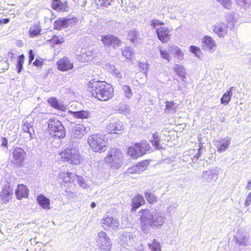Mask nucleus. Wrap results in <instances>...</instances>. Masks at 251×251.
<instances>
[{
	"label": "nucleus",
	"mask_w": 251,
	"mask_h": 251,
	"mask_svg": "<svg viewBox=\"0 0 251 251\" xmlns=\"http://www.w3.org/2000/svg\"><path fill=\"white\" fill-rule=\"evenodd\" d=\"M69 19L63 18L56 20L54 23V28L60 30L63 28H66L69 26Z\"/></svg>",
	"instance_id": "obj_26"
},
{
	"label": "nucleus",
	"mask_w": 251,
	"mask_h": 251,
	"mask_svg": "<svg viewBox=\"0 0 251 251\" xmlns=\"http://www.w3.org/2000/svg\"><path fill=\"white\" fill-rule=\"evenodd\" d=\"M122 89L125 93V96L128 99L130 98L132 95V93L131 91V89L128 85H123Z\"/></svg>",
	"instance_id": "obj_50"
},
{
	"label": "nucleus",
	"mask_w": 251,
	"mask_h": 251,
	"mask_svg": "<svg viewBox=\"0 0 251 251\" xmlns=\"http://www.w3.org/2000/svg\"><path fill=\"white\" fill-rule=\"evenodd\" d=\"M93 55V51L89 49L81 53L79 57V59L82 62L90 61L92 59Z\"/></svg>",
	"instance_id": "obj_30"
},
{
	"label": "nucleus",
	"mask_w": 251,
	"mask_h": 251,
	"mask_svg": "<svg viewBox=\"0 0 251 251\" xmlns=\"http://www.w3.org/2000/svg\"><path fill=\"white\" fill-rule=\"evenodd\" d=\"M89 91L93 97L100 101H107L112 98L114 89L110 85L101 81H96L89 86Z\"/></svg>",
	"instance_id": "obj_2"
},
{
	"label": "nucleus",
	"mask_w": 251,
	"mask_h": 251,
	"mask_svg": "<svg viewBox=\"0 0 251 251\" xmlns=\"http://www.w3.org/2000/svg\"><path fill=\"white\" fill-rule=\"evenodd\" d=\"M101 41L105 46H108L113 45L114 48H118L121 44V42L116 36L112 35L101 36Z\"/></svg>",
	"instance_id": "obj_18"
},
{
	"label": "nucleus",
	"mask_w": 251,
	"mask_h": 251,
	"mask_svg": "<svg viewBox=\"0 0 251 251\" xmlns=\"http://www.w3.org/2000/svg\"><path fill=\"white\" fill-rule=\"evenodd\" d=\"M109 133L121 134L124 130L123 122L118 120L112 119L107 126Z\"/></svg>",
	"instance_id": "obj_15"
},
{
	"label": "nucleus",
	"mask_w": 251,
	"mask_h": 251,
	"mask_svg": "<svg viewBox=\"0 0 251 251\" xmlns=\"http://www.w3.org/2000/svg\"><path fill=\"white\" fill-rule=\"evenodd\" d=\"M57 68L61 71H68L74 67L73 62L67 57L64 56L57 62Z\"/></svg>",
	"instance_id": "obj_16"
},
{
	"label": "nucleus",
	"mask_w": 251,
	"mask_h": 251,
	"mask_svg": "<svg viewBox=\"0 0 251 251\" xmlns=\"http://www.w3.org/2000/svg\"><path fill=\"white\" fill-rule=\"evenodd\" d=\"M140 219L142 230L147 234L150 232L151 228L156 229L162 226L166 217L163 213L156 210L144 209L140 211Z\"/></svg>",
	"instance_id": "obj_1"
},
{
	"label": "nucleus",
	"mask_w": 251,
	"mask_h": 251,
	"mask_svg": "<svg viewBox=\"0 0 251 251\" xmlns=\"http://www.w3.org/2000/svg\"><path fill=\"white\" fill-rule=\"evenodd\" d=\"M164 24L163 22L159 21L158 20H153L151 21V25L153 28H155L156 26L162 25Z\"/></svg>",
	"instance_id": "obj_54"
},
{
	"label": "nucleus",
	"mask_w": 251,
	"mask_h": 251,
	"mask_svg": "<svg viewBox=\"0 0 251 251\" xmlns=\"http://www.w3.org/2000/svg\"><path fill=\"white\" fill-rule=\"evenodd\" d=\"M37 201L40 206L45 210H49L50 207V200L43 194H40L37 197Z\"/></svg>",
	"instance_id": "obj_24"
},
{
	"label": "nucleus",
	"mask_w": 251,
	"mask_h": 251,
	"mask_svg": "<svg viewBox=\"0 0 251 251\" xmlns=\"http://www.w3.org/2000/svg\"><path fill=\"white\" fill-rule=\"evenodd\" d=\"M145 200L142 195H138L132 199V208L137 209L141 205L144 204Z\"/></svg>",
	"instance_id": "obj_31"
},
{
	"label": "nucleus",
	"mask_w": 251,
	"mask_h": 251,
	"mask_svg": "<svg viewBox=\"0 0 251 251\" xmlns=\"http://www.w3.org/2000/svg\"><path fill=\"white\" fill-rule=\"evenodd\" d=\"M202 48L210 52H214L216 49V42L210 36H205L202 40Z\"/></svg>",
	"instance_id": "obj_17"
},
{
	"label": "nucleus",
	"mask_w": 251,
	"mask_h": 251,
	"mask_svg": "<svg viewBox=\"0 0 251 251\" xmlns=\"http://www.w3.org/2000/svg\"><path fill=\"white\" fill-rule=\"evenodd\" d=\"M24 54L20 55L17 58V69L18 73H21L23 69V63L24 62Z\"/></svg>",
	"instance_id": "obj_46"
},
{
	"label": "nucleus",
	"mask_w": 251,
	"mask_h": 251,
	"mask_svg": "<svg viewBox=\"0 0 251 251\" xmlns=\"http://www.w3.org/2000/svg\"><path fill=\"white\" fill-rule=\"evenodd\" d=\"M153 139H152L151 140V142L152 143V145L155 147V148L157 149H161L163 148L164 147H162V144H161V140L159 139L157 135H156L155 134H153Z\"/></svg>",
	"instance_id": "obj_38"
},
{
	"label": "nucleus",
	"mask_w": 251,
	"mask_h": 251,
	"mask_svg": "<svg viewBox=\"0 0 251 251\" xmlns=\"http://www.w3.org/2000/svg\"><path fill=\"white\" fill-rule=\"evenodd\" d=\"M123 55L126 59H129L131 58L132 54V50L130 47H125L124 50H122Z\"/></svg>",
	"instance_id": "obj_49"
},
{
	"label": "nucleus",
	"mask_w": 251,
	"mask_h": 251,
	"mask_svg": "<svg viewBox=\"0 0 251 251\" xmlns=\"http://www.w3.org/2000/svg\"><path fill=\"white\" fill-rule=\"evenodd\" d=\"M23 126H27L29 127H33L32 126V120L29 117H27L23 121Z\"/></svg>",
	"instance_id": "obj_55"
},
{
	"label": "nucleus",
	"mask_w": 251,
	"mask_h": 251,
	"mask_svg": "<svg viewBox=\"0 0 251 251\" xmlns=\"http://www.w3.org/2000/svg\"><path fill=\"white\" fill-rule=\"evenodd\" d=\"M87 142L90 147L95 152H103L106 150V142L104 138L98 134L89 136Z\"/></svg>",
	"instance_id": "obj_5"
},
{
	"label": "nucleus",
	"mask_w": 251,
	"mask_h": 251,
	"mask_svg": "<svg viewBox=\"0 0 251 251\" xmlns=\"http://www.w3.org/2000/svg\"><path fill=\"white\" fill-rule=\"evenodd\" d=\"M148 164L149 162L147 161H144L137 164L136 166H137V168L136 169L138 171V174H140L145 171L147 168Z\"/></svg>",
	"instance_id": "obj_47"
},
{
	"label": "nucleus",
	"mask_w": 251,
	"mask_h": 251,
	"mask_svg": "<svg viewBox=\"0 0 251 251\" xmlns=\"http://www.w3.org/2000/svg\"><path fill=\"white\" fill-rule=\"evenodd\" d=\"M73 116L78 119H86L89 116V113L85 110H81L76 112H73Z\"/></svg>",
	"instance_id": "obj_36"
},
{
	"label": "nucleus",
	"mask_w": 251,
	"mask_h": 251,
	"mask_svg": "<svg viewBox=\"0 0 251 251\" xmlns=\"http://www.w3.org/2000/svg\"><path fill=\"white\" fill-rule=\"evenodd\" d=\"M177 107L176 103L174 101H166L165 111L167 113L175 112Z\"/></svg>",
	"instance_id": "obj_35"
},
{
	"label": "nucleus",
	"mask_w": 251,
	"mask_h": 251,
	"mask_svg": "<svg viewBox=\"0 0 251 251\" xmlns=\"http://www.w3.org/2000/svg\"><path fill=\"white\" fill-rule=\"evenodd\" d=\"M168 49V47H167ZM159 52L161 57L164 59H166L168 62H170L171 59V55H170V53H171L169 50H165L162 49V48H160Z\"/></svg>",
	"instance_id": "obj_37"
},
{
	"label": "nucleus",
	"mask_w": 251,
	"mask_h": 251,
	"mask_svg": "<svg viewBox=\"0 0 251 251\" xmlns=\"http://www.w3.org/2000/svg\"><path fill=\"white\" fill-rule=\"evenodd\" d=\"M233 87H231L227 91L221 99V102L224 105H227L230 101L231 98L232 96V90Z\"/></svg>",
	"instance_id": "obj_32"
},
{
	"label": "nucleus",
	"mask_w": 251,
	"mask_h": 251,
	"mask_svg": "<svg viewBox=\"0 0 251 251\" xmlns=\"http://www.w3.org/2000/svg\"><path fill=\"white\" fill-rule=\"evenodd\" d=\"M217 1L225 8L230 9L232 7L231 0H217Z\"/></svg>",
	"instance_id": "obj_48"
},
{
	"label": "nucleus",
	"mask_w": 251,
	"mask_h": 251,
	"mask_svg": "<svg viewBox=\"0 0 251 251\" xmlns=\"http://www.w3.org/2000/svg\"><path fill=\"white\" fill-rule=\"evenodd\" d=\"M121 241L123 244H131L134 241V235L131 232H125L121 237Z\"/></svg>",
	"instance_id": "obj_29"
},
{
	"label": "nucleus",
	"mask_w": 251,
	"mask_h": 251,
	"mask_svg": "<svg viewBox=\"0 0 251 251\" xmlns=\"http://www.w3.org/2000/svg\"><path fill=\"white\" fill-rule=\"evenodd\" d=\"M172 30L165 26L157 28L156 32L158 39L163 43H168L171 39L170 33Z\"/></svg>",
	"instance_id": "obj_14"
},
{
	"label": "nucleus",
	"mask_w": 251,
	"mask_h": 251,
	"mask_svg": "<svg viewBox=\"0 0 251 251\" xmlns=\"http://www.w3.org/2000/svg\"><path fill=\"white\" fill-rule=\"evenodd\" d=\"M76 179L77 183L82 188H86L87 186L86 183L85 182L83 177L81 176L75 174V179Z\"/></svg>",
	"instance_id": "obj_51"
},
{
	"label": "nucleus",
	"mask_w": 251,
	"mask_h": 251,
	"mask_svg": "<svg viewBox=\"0 0 251 251\" xmlns=\"http://www.w3.org/2000/svg\"><path fill=\"white\" fill-rule=\"evenodd\" d=\"M174 70L179 76L182 78L185 77V70L182 66L178 64H176L174 66Z\"/></svg>",
	"instance_id": "obj_41"
},
{
	"label": "nucleus",
	"mask_w": 251,
	"mask_h": 251,
	"mask_svg": "<svg viewBox=\"0 0 251 251\" xmlns=\"http://www.w3.org/2000/svg\"><path fill=\"white\" fill-rule=\"evenodd\" d=\"M26 152L21 148H15L12 153V162L17 166H21L24 163L25 157Z\"/></svg>",
	"instance_id": "obj_11"
},
{
	"label": "nucleus",
	"mask_w": 251,
	"mask_h": 251,
	"mask_svg": "<svg viewBox=\"0 0 251 251\" xmlns=\"http://www.w3.org/2000/svg\"><path fill=\"white\" fill-rule=\"evenodd\" d=\"M48 130L51 136L59 139L65 137V128L59 120L54 118L50 119L48 122Z\"/></svg>",
	"instance_id": "obj_4"
},
{
	"label": "nucleus",
	"mask_w": 251,
	"mask_h": 251,
	"mask_svg": "<svg viewBox=\"0 0 251 251\" xmlns=\"http://www.w3.org/2000/svg\"><path fill=\"white\" fill-rule=\"evenodd\" d=\"M123 157L122 151L120 150L117 148H112L105 157V161L112 169L116 170L122 166Z\"/></svg>",
	"instance_id": "obj_3"
},
{
	"label": "nucleus",
	"mask_w": 251,
	"mask_h": 251,
	"mask_svg": "<svg viewBox=\"0 0 251 251\" xmlns=\"http://www.w3.org/2000/svg\"><path fill=\"white\" fill-rule=\"evenodd\" d=\"M190 51L192 53H194L199 58L202 57V54L201 49L194 45H192L190 47Z\"/></svg>",
	"instance_id": "obj_44"
},
{
	"label": "nucleus",
	"mask_w": 251,
	"mask_h": 251,
	"mask_svg": "<svg viewBox=\"0 0 251 251\" xmlns=\"http://www.w3.org/2000/svg\"><path fill=\"white\" fill-rule=\"evenodd\" d=\"M235 243L240 246H246L249 240L248 236L242 232H238L236 236L234 237Z\"/></svg>",
	"instance_id": "obj_23"
},
{
	"label": "nucleus",
	"mask_w": 251,
	"mask_h": 251,
	"mask_svg": "<svg viewBox=\"0 0 251 251\" xmlns=\"http://www.w3.org/2000/svg\"><path fill=\"white\" fill-rule=\"evenodd\" d=\"M109 72L113 74L117 78L120 79L122 77V74L120 71L117 69L114 66H109L108 68Z\"/></svg>",
	"instance_id": "obj_43"
},
{
	"label": "nucleus",
	"mask_w": 251,
	"mask_h": 251,
	"mask_svg": "<svg viewBox=\"0 0 251 251\" xmlns=\"http://www.w3.org/2000/svg\"><path fill=\"white\" fill-rule=\"evenodd\" d=\"M137 166L136 165L133 166L127 169V173L129 174H138V171L136 169Z\"/></svg>",
	"instance_id": "obj_57"
},
{
	"label": "nucleus",
	"mask_w": 251,
	"mask_h": 251,
	"mask_svg": "<svg viewBox=\"0 0 251 251\" xmlns=\"http://www.w3.org/2000/svg\"><path fill=\"white\" fill-rule=\"evenodd\" d=\"M168 50L171 53H174L178 60H181L183 59L184 53L177 46L169 45Z\"/></svg>",
	"instance_id": "obj_25"
},
{
	"label": "nucleus",
	"mask_w": 251,
	"mask_h": 251,
	"mask_svg": "<svg viewBox=\"0 0 251 251\" xmlns=\"http://www.w3.org/2000/svg\"><path fill=\"white\" fill-rule=\"evenodd\" d=\"M67 7L66 4L59 0H53L52 3V8L57 11H65Z\"/></svg>",
	"instance_id": "obj_28"
},
{
	"label": "nucleus",
	"mask_w": 251,
	"mask_h": 251,
	"mask_svg": "<svg viewBox=\"0 0 251 251\" xmlns=\"http://www.w3.org/2000/svg\"><path fill=\"white\" fill-rule=\"evenodd\" d=\"M230 144V139L228 137L215 142V145L219 152H223L226 151Z\"/></svg>",
	"instance_id": "obj_20"
},
{
	"label": "nucleus",
	"mask_w": 251,
	"mask_h": 251,
	"mask_svg": "<svg viewBox=\"0 0 251 251\" xmlns=\"http://www.w3.org/2000/svg\"><path fill=\"white\" fill-rule=\"evenodd\" d=\"M29 63L31 62L34 58V54L33 53V51L32 50H30L29 51Z\"/></svg>",
	"instance_id": "obj_59"
},
{
	"label": "nucleus",
	"mask_w": 251,
	"mask_h": 251,
	"mask_svg": "<svg viewBox=\"0 0 251 251\" xmlns=\"http://www.w3.org/2000/svg\"><path fill=\"white\" fill-rule=\"evenodd\" d=\"M48 101L50 106L56 109L63 110L65 108L64 105L59 103L55 98H50L48 99Z\"/></svg>",
	"instance_id": "obj_33"
},
{
	"label": "nucleus",
	"mask_w": 251,
	"mask_h": 251,
	"mask_svg": "<svg viewBox=\"0 0 251 251\" xmlns=\"http://www.w3.org/2000/svg\"><path fill=\"white\" fill-rule=\"evenodd\" d=\"M145 196L147 201L150 204L157 202V198L154 195L147 192L145 193Z\"/></svg>",
	"instance_id": "obj_45"
},
{
	"label": "nucleus",
	"mask_w": 251,
	"mask_h": 251,
	"mask_svg": "<svg viewBox=\"0 0 251 251\" xmlns=\"http://www.w3.org/2000/svg\"><path fill=\"white\" fill-rule=\"evenodd\" d=\"M60 156L64 161L75 165L79 164L81 160L78 150L75 148L66 149L60 153Z\"/></svg>",
	"instance_id": "obj_6"
},
{
	"label": "nucleus",
	"mask_w": 251,
	"mask_h": 251,
	"mask_svg": "<svg viewBox=\"0 0 251 251\" xmlns=\"http://www.w3.org/2000/svg\"><path fill=\"white\" fill-rule=\"evenodd\" d=\"M85 134V128L83 125H75L71 129V135L74 138H81Z\"/></svg>",
	"instance_id": "obj_21"
},
{
	"label": "nucleus",
	"mask_w": 251,
	"mask_h": 251,
	"mask_svg": "<svg viewBox=\"0 0 251 251\" xmlns=\"http://www.w3.org/2000/svg\"><path fill=\"white\" fill-rule=\"evenodd\" d=\"M33 65L36 66H40L42 62H41L39 60L36 59L33 63Z\"/></svg>",
	"instance_id": "obj_62"
},
{
	"label": "nucleus",
	"mask_w": 251,
	"mask_h": 251,
	"mask_svg": "<svg viewBox=\"0 0 251 251\" xmlns=\"http://www.w3.org/2000/svg\"><path fill=\"white\" fill-rule=\"evenodd\" d=\"M228 26L226 24L223 22L217 23L213 25V32L219 37H224L227 34Z\"/></svg>",
	"instance_id": "obj_19"
},
{
	"label": "nucleus",
	"mask_w": 251,
	"mask_h": 251,
	"mask_svg": "<svg viewBox=\"0 0 251 251\" xmlns=\"http://www.w3.org/2000/svg\"><path fill=\"white\" fill-rule=\"evenodd\" d=\"M138 36V33L135 30H131L128 32V39L132 43L136 44L137 43V38Z\"/></svg>",
	"instance_id": "obj_42"
},
{
	"label": "nucleus",
	"mask_w": 251,
	"mask_h": 251,
	"mask_svg": "<svg viewBox=\"0 0 251 251\" xmlns=\"http://www.w3.org/2000/svg\"><path fill=\"white\" fill-rule=\"evenodd\" d=\"M28 189L24 184H19L15 191L16 196L18 200H21L24 198H27L28 196Z\"/></svg>",
	"instance_id": "obj_22"
},
{
	"label": "nucleus",
	"mask_w": 251,
	"mask_h": 251,
	"mask_svg": "<svg viewBox=\"0 0 251 251\" xmlns=\"http://www.w3.org/2000/svg\"><path fill=\"white\" fill-rule=\"evenodd\" d=\"M101 222L102 227L108 231H116L120 226L119 220L110 215L104 216Z\"/></svg>",
	"instance_id": "obj_8"
},
{
	"label": "nucleus",
	"mask_w": 251,
	"mask_h": 251,
	"mask_svg": "<svg viewBox=\"0 0 251 251\" xmlns=\"http://www.w3.org/2000/svg\"><path fill=\"white\" fill-rule=\"evenodd\" d=\"M22 129L25 132L28 133L30 138H32V135L34 132V129L33 127H29L25 126L22 125Z\"/></svg>",
	"instance_id": "obj_52"
},
{
	"label": "nucleus",
	"mask_w": 251,
	"mask_h": 251,
	"mask_svg": "<svg viewBox=\"0 0 251 251\" xmlns=\"http://www.w3.org/2000/svg\"><path fill=\"white\" fill-rule=\"evenodd\" d=\"M98 236L97 242L100 248L106 251H110L111 243L107 234L104 231H100L98 233Z\"/></svg>",
	"instance_id": "obj_12"
},
{
	"label": "nucleus",
	"mask_w": 251,
	"mask_h": 251,
	"mask_svg": "<svg viewBox=\"0 0 251 251\" xmlns=\"http://www.w3.org/2000/svg\"><path fill=\"white\" fill-rule=\"evenodd\" d=\"M246 189L248 190H251V180H250L248 182V184L246 186Z\"/></svg>",
	"instance_id": "obj_63"
},
{
	"label": "nucleus",
	"mask_w": 251,
	"mask_h": 251,
	"mask_svg": "<svg viewBox=\"0 0 251 251\" xmlns=\"http://www.w3.org/2000/svg\"><path fill=\"white\" fill-rule=\"evenodd\" d=\"M41 28L38 24H34L29 30V34L31 37H33L40 34Z\"/></svg>",
	"instance_id": "obj_34"
},
{
	"label": "nucleus",
	"mask_w": 251,
	"mask_h": 251,
	"mask_svg": "<svg viewBox=\"0 0 251 251\" xmlns=\"http://www.w3.org/2000/svg\"><path fill=\"white\" fill-rule=\"evenodd\" d=\"M149 248L151 251H161V245L156 239H154L152 243L149 244Z\"/></svg>",
	"instance_id": "obj_39"
},
{
	"label": "nucleus",
	"mask_w": 251,
	"mask_h": 251,
	"mask_svg": "<svg viewBox=\"0 0 251 251\" xmlns=\"http://www.w3.org/2000/svg\"><path fill=\"white\" fill-rule=\"evenodd\" d=\"M251 204V192L248 194L245 202L246 207L249 206Z\"/></svg>",
	"instance_id": "obj_58"
},
{
	"label": "nucleus",
	"mask_w": 251,
	"mask_h": 251,
	"mask_svg": "<svg viewBox=\"0 0 251 251\" xmlns=\"http://www.w3.org/2000/svg\"><path fill=\"white\" fill-rule=\"evenodd\" d=\"M219 175V171L217 167L209 169L208 170L203 171L201 174V178L203 181L210 183L216 181Z\"/></svg>",
	"instance_id": "obj_13"
},
{
	"label": "nucleus",
	"mask_w": 251,
	"mask_h": 251,
	"mask_svg": "<svg viewBox=\"0 0 251 251\" xmlns=\"http://www.w3.org/2000/svg\"><path fill=\"white\" fill-rule=\"evenodd\" d=\"M52 42L55 44H60L64 42V40L62 37H59L57 36H54L51 39Z\"/></svg>",
	"instance_id": "obj_53"
},
{
	"label": "nucleus",
	"mask_w": 251,
	"mask_h": 251,
	"mask_svg": "<svg viewBox=\"0 0 251 251\" xmlns=\"http://www.w3.org/2000/svg\"><path fill=\"white\" fill-rule=\"evenodd\" d=\"M236 4L244 9L249 8L251 4V0H235Z\"/></svg>",
	"instance_id": "obj_40"
},
{
	"label": "nucleus",
	"mask_w": 251,
	"mask_h": 251,
	"mask_svg": "<svg viewBox=\"0 0 251 251\" xmlns=\"http://www.w3.org/2000/svg\"><path fill=\"white\" fill-rule=\"evenodd\" d=\"M201 148L190 149L185 151L181 157V160L188 165L195 163L201 154Z\"/></svg>",
	"instance_id": "obj_9"
},
{
	"label": "nucleus",
	"mask_w": 251,
	"mask_h": 251,
	"mask_svg": "<svg viewBox=\"0 0 251 251\" xmlns=\"http://www.w3.org/2000/svg\"><path fill=\"white\" fill-rule=\"evenodd\" d=\"M14 188L13 184L7 181V183L4 184L0 192V203L6 204L10 201L12 197Z\"/></svg>",
	"instance_id": "obj_10"
},
{
	"label": "nucleus",
	"mask_w": 251,
	"mask_h": 251,
	"mask_svg": "<svg viewBox=\"0 0 251 251\" xmlns=\"http://www.w3.org/2000/svg\"><path fill=\"white\" fill-rule=\"evenodd\" d=\"M139 68L141 71L144 74H146L148 71V64L145 63H140Z\"/></svg>",
	"instance_id": "obj_56"
},
{
	"label": "nucleus",
	"mask_w": 251,
	"mask_h": 251,
	"mask_svg": "<svg viewBox=\"0 0 251 251\" xmlns=\"http://www.w3.org/2000/svg\"><path fill=\"white\" fill-rule=\"evenodd\" d=\"M59 177L65 183L73 182L75 180V174L70 172H60Z\"/></svg>",
	"instance_id": "obj_27"
},
{
	"label": "nucleus",
	"mask_w": 251,
	"mask_h": 251,
	"mask_svg": "<svg viewBox=\"0 0 251 251\" xmlns=\"http://www.w3.org/2000/svg\"><path fill=\"white\" fill-rule=\"evenodd\" d=\"M1 21L2 22V23H3L4 24H6L9 22V18L2 19Z\"/></svg>",
	"instance_id": "obj_64"
},
{
	"label": "nucleus",
	"mask_w": 251,
	"mask_h": 251,
	"mask_svg": "<svg viewBox=\"0 0 251 251\" xmlns=\"http://www.w3.org/2000/svg\"><path fill=\"white\" fill-rule=\"evenodd\" d=\"M110 1H102V2H100V4H101L102 5L106 7H107L108 6H109L110 5Z\"/></svg>",
	"instance_id": "obj_61"
},
{
	"label": "nucleus",
	"mask_w": 251,
	"mask_h": 251,
	"mask_svg": "<svg viewBox=\"0 0 251 251\" xmlns=\"http://www.w3.org/2000/svg\"><path fill=\"white\" fill-rule=\"evenodd\" d=\"M1 145L4 147H7V140L5 138H1Z\"/></svg>",
	"instance_id": "obj_60"
},
{
	"label": "nucleus",
	"mask_w": 251,
	"mask_h": 251,
	"mask_svg": "<svg viewBox=\"0 0 251 251\" xmlns=\"http://www.w3.org/2000/svg\"><path fill=\"white\" fill-rule=\"evenodd\" d=\"M150 149V145L145 141L136 143L133 147H129L127 154L133 159L137 158L145 154Z\"/></svg>",
	"instance_id": "obj_7"
}]
</instances>
